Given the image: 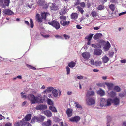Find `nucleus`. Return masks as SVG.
<instances>
[{"mask_svg": "<svg viewBox=\"0 0 126 126\" xmlns=\"http://www.w3.org/2000/svg\"><path fill=\"white\" fill-rule=\"evenodd\" d=\"M112 103L115 105H118L119 104L120 102L119 99L116 97L113 99H112Z\"/></svg>", "mask_w": 126, "mask_h": 126, "instance_id": "ddd939ff", "label": "nucleus"}, {"mask_svg": "<svg viewBox=\"0 0 126 126\" xmlns=\"http://www.w3.org/2000/svg\"><path fill=\"white\" fill-rule=\"evenodd\" d=\"M99 92L101 96H102L104 95L105 94V92L102 90L100 89Z\"/></svg>", "mask_w": 126, "mask_h": 126, "instance_id": "49530a36", "label": "nucleus"}, {"mask_svg": "<svg viewBox=\"0 0 126 126\" xmlns=\"http://www.w3.org/2000/svg\"><path fill=\"white\" fill-rule=\"evenodd\" d=\"M112 99H108L107 100V103H106V106H110L111 105V103H112Z\"/></svg>", "mask_w": 126, "mask_h": 126, "instance_id": "2f4dec72", "label": "nucleus"}, {"mask_svg": "<svg viewBox=\"0 0 126 126\" xmlns=\"http://www.w3.org/2000/svg\"><path fill=\"white\" fill-rule=\"evenodd\" d=\"M47 108V106L46 105H40L37 106L36 107V109L38 110H40L43 109H45Z\"/></svg>", "mask_w": 126, "mask_h": 126, "instance_id": "f8f14e48", "label": "nucleus"}, {"mask_svg": "<svg viewBox=\"0 0 126 126\" xmlns=\"http://www.w3.org/2000/svg\"><path fill=\"white\" fill-rule=\"evenodd\" d=\"M63 36L66 40L69 39L70 38V36H69L65 34H64L63 35Z\"/></svg>", "mask_w": 126, "mask_h": 126, "instance_id": "5fc2aeb1", "label": "nucleus"}, {"mask_svg": "<svg viewBox=\"0 0 126 126\" xmlns=\"http://www.w3.org/2000/svg\"><path fill=\"white\" fill-rule=\"evenodd\" d=\"M82 55L84 59L86 60L89 59L90 56V53L89 52H84L82 53Z\"/></svg>", "mask_w": 126, "mask_h": 126, "instance_id": "0eeeda50", "label": "nucleus"}, {"mask_svg": "<svg viewBox=\"0 0 126 126\" xmlns=\"http://www.w3.org/2000/svg\"><path fill=\"white\" fill-rule=\"evenodd\" d=\"M47 102L48 104L49 105H52L53 104V103L52 101L49 99H47Z\"/></svg>", "mask_w": 126, "mask_h": 126, "instance_id": "de8ad7c7", "label": "nucleus"}, {"mask_svg": "<svg viewBox=\"0 0 126 126\" xmlns=\"http://www.w3.org/2000/svg\"><path fill=\"white\" fill-rule=\"evenodd\" d=\"M106 101L105 99L104 98H101V101L100 102V105L101 106H105Z\"/></svg>", "mask_w": 126, "mask_h": 126, "instance_id": "b1692460", "label": "nucleus"}, {"mask_svg": "<svg viewBox=\"0 0 126 126\" xmlns=\"http://www.w3.org/2000/svg\"><path fill=\"white\" fill-rule=\"evenodd\" d=\"M80 119V117L78 116H74L69 118L70 121L72 122H77L79 121Z\"/></svg>", "mask_w": 126, "mask_h": 126, "instance_id": "6e6552de", "label": "nucleus"}, {"mask_svg": "<svg viewBox=\"0 0 126 126\" xmlns=\"http://www.w3.org/2000/svg\"><path fill=\"white\" fill-rule=\"evenodd\" d=\"M77 78L79 79H81L83 78V77L82 76H77Z\"/></svg>", "mask_w": 126, "mask_h": 126, "instance_id": "bf43d9fd", "label": "nucleus"}, {"mask_svg": "<svg viewBox=\"0 0 126 126\" xmlns=\"http://www.w3.org/2000/svg\"><path fill=\"white\" fill-rule=\"evenodd\" d=\"M61 16L60 17V18L61 20H63V21H65L66 20V17L64 16Z\"/></svg>", "mask_w": 126, "mask_h": 126, "instance_id": "79ce46f5", "label": "nucleus"}, {"mask_svg": "<svg viewBox=\"0 0 126 126\" xmlns=\"http://www.w3.org/2000/svg\"><path fill=\"white\" fill-rule=\"evenodd\" d=\"M97 85L100 87H104L105 86L103 83H97Z\"/></svg>", "mask_w": 126, "mask_h": 126, "instance_id": "603ef678", "label": "nucleus"}, {"mask_svg": "<svg viewBox=\"0 0 126 126\" xmlns=\"http://www.w3.org/2000/svg\"><path fill=\"white\" fill-rule=\"evenodd\" d=\"M78 15L76 13H73L71 15V19L74 20L78 18Z\"/></svg>", "mask_w": 126, "mask_h": 126, "instance_id": "4be33fe9", "label": "nucleus"}, {"mask_svg": "<svg viewBox=\"0 0 126 126\" xmlns=\"http://www.w3.org/2000/svg\"><path fill=\"white\" fill-rule=\"evenodd\" d=\"M74 103L76 104V107L77 108H82V107L80 105L78 104L77 102H75Z\"/></svg>", "mask_w": 126, "mask_h": 126, "instance_id": "8fccbe9b", "label": "nucleus"}, {"mask_svg": "<svg viewBox=\"0 0 126 126\" xmlns=\"http://www.w3.org/2000/svg\"><path fill=\"white\" fill-rule=\"evenodd\" d=\"M76 64L75 62L72 61L69 63L68 66L71 68H73L75 66Z\"/></svg>", "mask_w": 126, "mask_h": 126, "instance_id": "7c9ffc66", "label": "nucleus"}, {"mask_svg": "<svg viewBox=\"0 0 126 126\" xmlns=\"http://www.w3.org/2000/svg\"><path fill=\"white\" fill-rule=\"evenodd\" d=\"M80 5L83 8H84L85 6V4L84 2H82L80 3Z\"/></svg>", "mask_w": 126, "mask_h": 126, "instance_id": "6e6d98bb", "label": "nucleus"}, {"mask_svg": "<svg viewBox=\"0 0 126 126\" xmlns=\"http://www.w3.org/2000/svg\"><path fill=\"white\" fill-rule=\"evenodd\" d=\"M102 53V51L101 50L97 49L94 51V54L97 55H100Z\"/></svg>", "mask_w": 126, "mask_h": 126, "instance_id": "412c9836", "label": "nucleus"}, {"mask_svg": "<svg viewBox=\"0 0 126 126\" xmlns=\"http://www.w3.org/2000/svg\"><path fill=\"white\" fill-rule=\"evenodd\" d=\"M26 121L24 118L22 120L20 121V125L21 126L26 125L27 123Z\"/></svg>", "mask_w": 126, "mask_h": 126, "instance_id": "c85d7f7f", "label": "nucleus"}, {"mask_svg": "<svg viewBox=\"0 0 126 126\" xmlns=\"http://www.w3.org/2000/svg\"><path fill=\"white\" fill-rule=\"evenodd\" d=\"M66 71L67 72V74L68 75L69 74L70 72V69L68 66H67L66 68Z\"/></svg>", "mask_w": 126, "mask_h": 126, "instance_id": "864d4df0", "label": "nucleus"}, {"mask_svg": "<svg viewBox=\"0 0 126 126\" xmlns=\"http://www.w3.org/2000/svg\"><path fill=\"white\" fill-rule=\"evenodd\" d=\"M50 15L47 12H43L41 14V16L42 18V19L44 20L46 19V17L47 16Z\"/></svg>", "mask_w": 126, "mask_h": 126, "instance_id": "4468645a", "label": "nucleus"}, {"mask_svg": "<svg viewBox=\"0 0 126 126\" xmlns=\"http://www.w3.org/2000/svg\"><path fill=\"white\" fill-rule=\"evenodd\" d=\"M97 8L98 10H101L104 9V7L102 5H99L97 7Z\"/></svg>", "mask_w": 126, "mask_h": 126, "instance_id": "c03bdc74", "label": "nucleus"}, {"mask_svg": "<svg viewBox=\"0 0 126 126\" xmlns=\"http://www.w3.org/2000/svg\"><path fill=\"white\" fill-rule=\"evenodd\" d=\"M111 47L110 44L107 41L103 47V49L105 51H107Z\"/></svg>", "mask_w": 126, "mask_h": 126, "instance_id": "9d476101", "label": "nucleus"}, {"mask_svg": "<svg viewBox=\"0 0 126 126\" xmlns=\"http://www.w3.org/2000/svg\"><path fill=\"white\" fill-rule=\"evenodd\" d=\"M52 94L55 97H57L58 96V92L55 89H53L52 91Z\"/></svg>", "mask_w": 126, "mask_h": 126, "instance_id": "bb28decb", "label": "nucleus"}, {"mask_svg": "<svg viewBox=\"0 0 126 126\" xmlns=\"http://www.w3.org/2000/svg\"><path fill=\"white\" fill-rule=\"evenodd\" d=\"M78 10L79 11L81 14H83L84 12V10L83 9V8H82L80 6H78L77 7Z\"/></svg>", "mask_w": 126, "mask_h": 126, "instance_id": "72a5a7b5", "label": "nucleus"}, {"mask_svg": "<svg viewBox=\"0 0 126 126\" xmlns=\"http://www.w3.org/2000/svg\"><path fill=\"white\" fill-rule=\"evenodd\" d=\"M102 35V34L101 33H97L93 37L94 39L96 40L100 38Z\"/></svg>", "mask_w": 126, "mask_h": 126, "instance_id": "cd10ccee", "label": "nucleus"}, {"mask_svg": "<svg viewBox=\"0 0 126 126\" xmlns=\"http://www.w3.org/2000/svg\"><path fill=\"white\" fill-rule=\"evenodd\" d=\"M3 13L7 15H12L13 14V12L9 9H6L4 10Z\"/></svg>", "mask_w": 126, "mask_h": 126, "instance_id": "f3484780", "label": "nucleus"}, {"mask_svg": "<svg viewBox=\"0 0 126 126\" xmlns=\"http://www.w3.org/2000/svg\"><path fill=\"white\" fill-rule=\"evenodd\" d=\"M102 60L104 63H106L109 61V59L108 57L105 55L102 58Z\"/></svg>", "mask_w": 126, "mask_h": 126, "instance_id": "c9c22d12", "label": "nucleus"}, {"mask_svg": "<svg viewBox=\"0 0 126 126\" xmlns=\"http://www.w3.org/2000/svg\"><path fill=\"white\" fill-rule=\"evenodd\" d=\"M60 22L61 25L63 26H68L70 23L69 21H66L61 20Z\"/></svg>", "mask_w": 126, "mask_h": 126, "instance_id": "2eb2a0df", "label": "nucleus"}, {"mask_svg": "<svg viewBox=\"0 0 126 126\" xmlns=\"http://www.w3.org/2000/svg\"><path fill=\"white\" fill-rule=\"evenodd\" d=\"M93 35V34H90L87 37L85 38L87 39L88 40H91Z\"/></svg>", "mask_w": 126, "mask_h": 126, "instance_id": "ea45409f", "label": "nucleus"}, {"mask_svg": "<svg viewBox=\"0 0 126 126\" xmlns=\"http://www.w3.org/2000/svg\"><path fill=\"white\" fill-rule=\"evenodd\" d=\"M5 126H12V124L10 123H6L5 124Z\"/></svg>", "mask_w": 126, "mask_h": 126, "instance_id": "338daca9", "label": "nucleus"}, {"mask_svg": "<svg viewBox=\"0 0 126 126\" xmlns=\"http://www.w3.org/2000/svg\"><path fill=\"white\" fill-rule=\"evenodd\" d=\"M32 117V115L31 114H27L25 116L24 118V119L26 121H29L31 119Z\"/></svg>", "mask_w": 126, "mask_h": 126, "instance_id": "393cba45", "label": "nucleus"}, {"mask_svg": "<svg viewBox=\"0 0 126 126\" xmlns=\"http://www.w3.org/2000/svg\"><path fill=\"white\" fill-rule=\"evenodd\" d=\"M46 96L44 95L42 97L41 96L37 97V99L36 100V103H43L45 100V98Z\"/></svg>", "mask_w": 126, "mask_h": 126, "instance_id": "423d86ee", "label": "nucleus"}, {"mask_svg": "<svg viewBox=\"0 0 126 126\" xmlns=\"http://www.w3.org/2000/svg\"><path fill=\"white\" fill-rule=\"evenodd\" d=\"M20 122H16L14 124V126H20Z\"/></svg>", "mask_w": 126, "mask_h": 126, "instance_id": "4d7b16f0", "label": "nucleus"}, {"mask_svg": "<svg viewBox=\"0 0 126 126\" xmlns=\"http://www.w3.org/2000/svg\"><path fill=\"white\" fill-rule=\"evenodd\" d=\"M80 0H77V2H76L75 5H77L80 4Z\"/></svg>", "mask_w": 126, "mask_h": 126, "instance_id": "13d9d810", "label": "nucleus"}, {"mask_svg": "<svg viewBox=\"0 0 126 126\" xmlns=\"http://www.w3.org/2000/svg\"><path fill=\"white\" fill-rule=\"evenodd\" d=\"M77 28L79 29H81L82 28V27L79 25H77L76 26Z\"/></svg>", "mask_w": 126, "mask_h": 126, "instance_id": "680f3d73", "label": "nucleus"}, {"mask_svg": "<svg viewBox=\"0 0 126 126\" xmlns=\"http://www.w3.org/2000/svg\"><path fill=\"white\" fill-rule=\"evenodd\" d=\"M10 1L9 0H1L0 1L1 5L3 8L9 6Z\"/></svg>", "mask_w": 126, "mask_h": 126, "instance_id": "39448f33", "label": "nucleus"}, {"mask_svg": "<svg viewBox=\"0 0 126 126\" xmlns=\"http://www.w3.org/2000/svg\"><path fill=\"white\" fill-rule=\"evenodd\" d=\"M45 1L42 0H39L37 2V4L40 6H42L43 4L45 3Z\"/></svg>", "mask_w": 126, "mask_h": 126, "instance_id": "f704fd0d", "label": "nucleus"}, {"mask_svg": "<svg viewBox=\"0 0 126 126\" xmlns=\"http://www.w3.org/2000/svg\"><path fill=\"white\" fill-rule=\"evenodd\" d=\"M45 118L44 117L42 116H40L39 117L34 116L32 118L31 122L32 123H34L36 122H42Z\"/></svg>", "mask_w": 126, "mask_h": 126, "instance_id": "f03ea898", "label": "nucleus"}, {"mask_svg": "<svg viewBox=\"0 0 126 126\" xmlns=\"http://www.w3.org/2000/svg\"><path fill=\"white\" fill-rule=\"evenodd\" d=\"M110 96L111 97H114L116 95V93L113 91H112L109 94Z\"/></svg>", "mask_w": 126, "mask_h": 126, "instance_id": "e433bc0d", "label": "nucleus"}, {"mask_svg": "<svg viewBox=\"0 0 126 126\" xmlns=\"http://www.w3.org/2000/svg\"><path fill=\"white\" fill-rule=\"evenodd\" d=\"M126 12H123L119 14V16H120L122 15H123L126 14Z\"/></svg>", "mask_w": 126, "mask_h": 126, "instance_id": "774afa93", "label": "nucleus"}, {"mask_svg": "<svg viewBox=\"0 0 126 126\" xmlns=\"http://www.w3.org/2000/svg\"><path fill=\"white\" fill-rule=\"evenodd\" d=\"M105 84L107 86L108 89L109 90H111L112 89L113 86V84L111 83L105 82Z\"/></svg>", "mask_w": 126, "mask_h": 126, "instance_id": "a211bd4d", "label": "nucleus"}, {"mask_svg": "<svg viewBox=\"0 0 126 126\" xmlns=\"http://www.w3.org/2000/svg\"><path fill=\"white\" fill-rule=\"evenodd\" d=\"M44 9H47L48 7V5L47 3L45 2V3L43 4V5L42 6Z\"/></svg>", "mask_w": 126, "mask_h": 126, "instance_id": "a18cd8bd", "label": "nucleus"}, {"mask_svg": "<svg viewBox=\"0 0 126 126\" xmlns=\"http://www.w3.org/2000/svg\"><path fill=\"white\" fill-rule=\"evenodd\" d=\"M53 89L54 88L51 87H48L44 91L43 93L44 94L47 92L48 93H50L51 92V91H52V90H53Z\"/></svg>", "mask_w": 126, "mask_h": 126, "instance_id": "a878e982", "label": "nucleus"}, {"mask_svg": "<svg viewBox=\"0 0 126 126\" xmlns=\"http://www.w3.org/2000/svg\"><path fill=\"white\" fill-rule=\"evenodd\" d=\"M86 101L87 104L88 105H92L95 103V99L94 98L87 97Z\"/></svg>", "mask_w": 126, "mask_h": 126, "instance_id": "20e7f679", "label": "nucleus"}, {"mask_svg": "<svg viewBox=\"0 0 126 126\" xmlns=\"http://www.w3.org/2000/svg\"><path fill=\"white\" fill-rule=\"evenodd\" d=\"M109 8L112 11H113L115 9V5L113 4H111L109 5Z\"/></svg>", "mask_w": 126, "mask_h": 126, "instance_id": "58836bf2", "label": "nucleus"}, {"mask_svg": "<svg viewBox=\"0 0 126 126\" xmlns=\"http://www.w3.org/2000/svg\"><path fill=\"white\" fill-rule=\"evenodd\" d=\"M36 18L37 20L39 22L41 23L42 21V19L40 18V15L39 14H37L36 16Z\"/></svg>", "mask_w": 126, "mask_h": 126, "instance_id": "5701e85b", "label": "nucleus"}, {"mask_svg": "<svg viewBox=\"0 0 126 126\" xmlns=\"http://www.w3.org/2000/svg\"><path fill=\"white\" fill-rule=\"evenodd\" d=\"M66 113L68 117H69L72 115V110L70 108H68L66 110Z\"/></svg>", "mask_w": 126, "mask_h": 126, "instance_id": "aec40b11", "label": "nucleus"}, {"mask_svg": "<svg viewBox=\"0 0 126 126\" xmlns=\"http://www.w3.org/2000/svg\"><path fill=\"white\" fill-rule=\"evenodd\" d=\"M30 27L31 28H33V27L34 24L33 21L32 19H30Z\"/></svg>", "mask_w": 126, "mask_h": 126, "instance_id": "09e8293b", "label": "nucleus"}, {"mask_svg": "<svg viewBox=\"0 0 126 126\" xmlns=\"http://www.w3.org/2000/svg\"><path fill=\"white\" fill-rule=\"evenodd\" d=\"M94 92L93 91H88L87 92L86 94V96L87 97H89L90 96H93L94 95Z\"/></svg>", "mask_w": 126, "mask_h": 126, "instance_id": "dca6fc26", "label": "nucleus"}, {"mask_svg": "<svg viewBox=\"0 0 126 126\" xmlns=\"http://www.w3.org/2000/svg\"><path fill=\"white\" fill-rule=\"evenodd\" d=\"M107 123H108L110 122L111 120V118L110 116H108L107 117Z\"/></svg>", "mask_w": 126, "mask_h": 126, "instance_id": "3c124183", "label": "nucleus"}, {"mask_svg": "<svg viewBox=\"0 0 126 126\" xmlns=\"http://www.w3.org/2000/svg\"><path fill=\"white\" fill-rule=\"evenodd\" d=\"M91 14L92 16L94 18L96 17L97 15L98 14L97 12L96 11L93 10L92 11Z\"/></svg>", "mask_w": 126, "mask_h": 126, "instance_id": "473e14b6", "label": "nucleus"}, {"mask_svg": "<svg viewBox=\"0 0 126 126\" xmlns=\"http://www.w3.org/2000/svg\"><path fill=\"white\" fill-rule=\"evenodd\" d=\"M27 98L31 102L32 104L36 103L37 99V96L35 97L33 94H30L27 95Z\"/></svg>", "mask_w": 126, "mask_h": 126, "instance_id": "f257e3e1", "label": "nucleus"}, {"mask_svg": "<svg viewBox=\"0 0 126 126\" xmlns=\"http://www.w3.org/2000/svg\"><path fill=\"white\" fill-rule=\"evenodd\" d=\"M50 8L51 10L56 11L58 9V6L56 5V4L55 3H50Z\"/></svg>", "mask_w": 126, "mask_h": 126, "instance_id": "9b49d317", "label": "nucleus"}, {"mask_svg": "<svg viewBox=\"0 0 126 126\" xmlns=\"http://www.w3.org/2000/svg\"><path fill=\"white\" fill-rule=\"evenodd\" d=\"M89 62L92 65H94V60L93 59L91 60Z\"/></svg>", "mask_w": 126, "mask_h": 126, "instance_id": "052dcab7", "label": "nucleus"}, {"mask_svg": "<svg viewBox=\"0 0 126 126\" xmlns=\"http://www.w3.org/2000/svg\"><path fill=\"white\" fill-rule=\"evenodd\" d=\"M122 63H124L126 62V60L125 59L121 60L120 61Z\"/></svg>", "mask_w": 126, "mask_h": 126, "instance_id": "69168bd1", "label": "nucleus"}, {"mask_svg": "<svg viewBox=\"0 0 126 126\" xmlns=\"http://www.w3.org/2000/svg\"><path fill=\"white\" fill-rule=\"evenodd\" d=\"M44 113L48 117H51L52 115L51 112L49 110H46L44 111Z\"/></svg>", "mask_w": 126, "mask_h": 126, "instance_id": "6ab92c4d", "label": "nucleus"}, {"mask_svg": "<svg viewBox=\"0 0 126 126\" xmlns=\"http://www.w3.org/2000/svg\"><path fill=\"white\" fill-rule=\"evenodd\" d=\"M49 109L52 112H56L57 111L56 108L53 106H50Z\"/></svg>", "mask_w": 126, "mask_h": 126, "instance_id": "c756f323", "label": "nucleus"}, {"mask_svg": "<svg viewBox=\"0 0 126 126\" xmlns=\"http://www.w3.org/2000/svg\"><path fill=\"white\" fill-rule=\"evenodd\" d=\"M114 90L117 92H119L120 90V88L118 86H116L114 87Z\"/></svg>", "mask_w": 126, "mask_h": 126, "instance_id": "37998d69", "label": "nucleus"}, {"mask_svg": "<svg viewBox=\"0 0 126 126\" xmlns=\"http://www.w3.org/2000/svg\"><path fill=\"white\" fill-rule=\"evenodd\" d=\"M66 13V11L65 9L64 8H63L60 11L59 13L61 15H63V14H65Z\"/></svg>", "mask_w": 126, "mask_h": 126, "instance_id": "4c0bfd02", "label": "nucleus"}, {"mask_svg": "<svg viewBox=\"0 0 126 126\" xmlns=\"http://www.w3.org/2000/svg\"><path fill=\"white\" fill-rule=\"evenodd\" d=\"M52 124V122L50 120L48 119L47 121L43 122L42 125L43 126H50Z\"/></svg>", "mask_w": 126, "mask_h": 126, "instance_id": "1a4fd4ad", "label": "nucleus"}, {"mask_svg": "<svg viewBox=\"0 0 126 126\" xmlns=\"http://www.w3.org/2000/svg\"><path fill=\"white\" fill-rule=\"evenodd\" d=\"M48 23L49 25L52 26L54 27H55L56 29H58L60 27V25L59 23L56 20H53L51 22H49Z\"/></svg>", "mask_w": 126, "mask_h": 126, "instance_id": "7ed1b4c3", "label": "nucleus"}, {"mask_svg": "<svg viewBox=\"0 0 126 126\" xmlns=\"http://www.w3.org/2000/svg\"><path fill=\"white\" fill-rule=\"evenodd\" d=\"M114 52H111L109 53V55L110 57H112L114 54Z\"/></svg>", "mask_w": 126, "mask_h": 126, "instance_id": "0e129e2a", "label": "nucleus"}, {"mask_svg": "<svg viewBox=\"0 0 126 126\" xmlns=\"http://www.w3.org/2000/svg\"><path fill=\"white\" fill-rule=\"evenodd\" d=\"M86 5L88 8H89L91 6V4L89 2H87Z\"/></svg>", "mask_w": 126, "mask_h": 126, "instance_id": "e2e57ef3", "label": "nucleus"}, {"mask_svg": "<svg viewBox=\"0 0 126 126\" xmlns=\"http://www.w3.org/2000/svg\"><path fill=\"white\" fill-rule=\"evenodd\" d=\"M26 66L29 69L33 70H35L36 69V68L35 67L32 66L31 65L28 64H27Z\"/></svg>", "mask_w": 126, "mask_h": 126, "instance_id": "a19ab883", "label": "nucleus"}]
</instances>
